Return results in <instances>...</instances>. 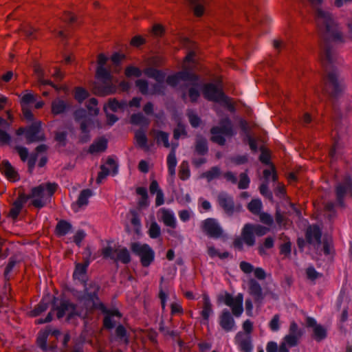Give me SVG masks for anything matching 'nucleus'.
Segmentation results:
<instances>
[{"mask_svg": "<svg viewBox=\"0 0 352 352\" xmlns=\"http://www.w3.org/2000/svg\"><path fill=\"white\" fill-rule=\"evenodd\" d=\"M315 21L318 33L323 40L320 60L327 72L324 80V91L331 97L335 98L342 91L343 85L339 80L336 71L329 70L337 60L336 54L329 45V42L343 43L344 41L333 16L329 11L316 8Z\"/></svg>", "mask_w": 352, "mask_h": 352, "instance_id": "f257e3e1", "label": "nucleus"}, {"mask_svg": "<svg viewBox=\"0 0 352 352\" xmlns=\"http://www.w3.org/2000/svg\"><path fill=\"white\" fill-rule=\"evenodd\" d=\"M58 185L56 183L42 184L38 186L34 187L31 193L27 197L32 199V204L37 208L45 206L47 202L50 201L52 196L57 190Z\"/></svg>", "mask_w": 352, "mask_h": 352, "instance_id": "f03ea898", "label": "nucleus"}, {"mask_svg": "<svg viewBox=\"0 0 352 352\" xmlns=\"http://www.w3.org/2000/svg\"><path fill=\"white\" fill-rule=\"evenodd\" d=\"M56 298H54L53 306L52 311H50L46 318L38 319L36 321V324H43L50 322L52 320V311H56V316L58 319L62 318L63 316H67L68 319L72 318L74 316H78L79 314L76 311V305L69 300H61L58 302Z\"/></svg>", "mask_w": 352, "mask_h": 352, "instance_id": "7ed1b4c3", "label": "nucleus"}, {"mask_svg": "<svg viewBox=\"0 0 352 352\" xmlns=\"http://www.w3.org/2000/svg\"><path fill=\"white\" fill-rule=\"evenodd\" d=\"M96 76L101 82H96L94 85L93 92L94 94L99 96H105L116 92V87L111 82L112 76L109 70L104 67L98 66Z\"/></svg>", "mask_w": 352, "mask_h": 352, "instance_id": "20e7f679", "label": "nucleus"}, {"mask_svg": "<svg viewBox=\"0 0 352 352\" xmlns=\"http://www.w3.org/2000/svg\"><path fill=\"white\" fill-rule=\"evenodd\" d=\"M212 136L210 140L219 145L223 146L226 139L222 135L232 137L235 134L232 122L228 117H225L219 120V126H213L210 129Z\"/></svg>", "mask_w": 352, "mask_h": 352, "instance_id": "39448f33", "label": "nucleus"}, {"mask_svg": "<svg viewBox=\"0 0 352 352\" xmlns=\"http://www.w3.org/2000/svg\"><path fill=\"white\" fill-rule=\"evenodd\" d=\"M202 232L208 237L212 239H223L226 234L218 221L214 218H208L201 222Z\"/></svg>", "mask_w": 352, "mask_h": 352, "instance_id": "423d86ee", "label": "nucleus"}, {"mask_svg": "<svg viewBox=\"0 0 352 352\" xmlns=\"http://www.w3.org/2000/svg\"><path fill=\"white\" fill-rule=\"evenodd\" d=\"M131 251L140 258V263L143 267H148L154 261L155 252L147 244L132 243Z\"/></svg>", "mask_w": 352, "mask_h": 352, "instance_id": "0eeeda50", "label": "nucleus"}, {"mask_svg": "<svg viewBox=\"0 0 352 352\" xmlns=\"http://www.w3.org/2000/svg\"><path fill=\"white\" fill-rule=\"evenodd\" d=\"M252 223H246L242 228L241 237H236L232 242L234 248L242 251L243 243L249 247L254 246L256 243L255 235L252 229Z\"/></svg>", "mask_w": 352, "mask_h": 352, "instance_id": "6e6552de", "label": "nucleus"}, {"mask_svg": "<svg viewBox=\"0 0 352 352\" xmlns=\"http://www.w3.org/2000/svg\"><path fill=\"white\" fill-rule=\"evenodd\" d=\"M218 300L230 307L234 316L239 317L242 314L243 311V295L242 294H238L233 297L230 294L226 292L224 295L219 296Z\"/></svg>", "mask_w": 352, "mask_h": 352, "instance_id": "1a4fd4ad", "label": "nucleus"}, {"mask_svg": "<svg viewBox=\"0 0 352 352\" xmlns=\"http://www.w3.org/2000/svg\"><path fill=\"white\" fill-rule=\"evenodd\" d=\"M217 203L224 212L229 216L242 210L241 204H235L233 197L226 192H221L217 197Z\"/></svg>", "mask_w": 352, "mask_h": 352, "instance_id": "9d476101", "label": "nucleus"}, {"mask_svg": "<svg viewBox=\"0 0 352 352\" xmlns=\"http://www.w3.org/2000/svg\"><path fill=\"white\" fill-rule=\"evenodd\" d=\"M204 97L210 101L220 102L225 95L221 87L214 83H206L202 89Z\"/></svg>", "mask_w": 352, "mask_h": 352, "instance_id": "9b49d317", "label": "nucleus"}, {"mask_svg": "<svg viewBox=\"0 0 352 352\" xmlns=\"http://www.w3.org/2000/svg\"><path fill=\"white\" fill-rule=\"evenodd\" d=\"M28 144L34 142L43 141L45 139L44 133L41 131V122H33L26 130L25 134Z\"/></svg>", "mask_w": 352, "mask_h": 352, "instance_id": "f8f14e48", "label": "nucleus"}, {"mask_svg": "<svg viewBox=\"0 0 352 352\" xmlns=\"http://www.w3.org/2000/svg\"><path fill=\"white\" fill-rule=\"evenodd\" d=\"M28 200V197H27V195L24 192H20L18 197L13 202L8 217L14 220L16 219Z\"/></svg>", "mask_w": 352, "mask_h": 352, "instance_id": "ddd939ff", "label": "nucleus"}, {"mask_svg": "<svg viewBox=\"0 0 352 352\" xmlns=\"http://www.w3.org/2000/svg\"><path fill=\"white\" fill-rule=\"evenodd\" d=\"M352 190V180L349 177H346L342 183L338 184L336 187V198L338 204L344 206L343 199L348 191Z\"/></svg>", "mask_w": 352, "mask_h": 352, "instance_id": "4468645a", "label": "nucleus"}, {"mask_svg": "<svg viewBox=\"0 0 352 352\" xmlns=\"http://www.w3.org/2000/svg\"><path fill=\"white\" fill-rule=\"evenodd\" d=\"M321 230L317 225H311L307 228L305 238L309 243L320 245L321 243Z\"/></svg>", "mask_w": 352, "mask_h": 352, "instance_id": "2eb2a0df", "label": "nucleus"}, {"mask_svg": "<svg viewBox=\"0 0 352 352\" xmlns=\"http://www.w3.org/2000/svg\"><path fill=\"white\" fill-rule=\"evenodd\" d=\"M306 324L308 327H313L314 338L320 342L327 337L326 329L320 324H318L314 318L307 317Z\"/></svg>", "mask_w": 352, "mask_h": 352, "instance_id": "dca6fc26", "label": "nucleus"}, {"mask_svg": "<svg viewBox=\"0 0 352 352\" xmlns=\"http://www.w3.org/2000/svg\"><path fill=\"white\" fill-rule=\"evenodd\" d=\"M236 343L239 345L241 351L243 352H251L252 345L251 337L243 332H239L235 336Z\"/></svg>", "mask_w": 352, "mask_h": 352, "instance_id": "f3484780", "label": "nucleus"}, {"mask_svg": "<svg viewBox=\"0 0 352 352\" xmlns=\"http://www.w3.org/2000/svg\"><path fill=\"white\" fill-rule=\"evenodd\" d=\"M158 214H160V220L166 226L173 229L177 227L176 219L171 210L165 208H162L159 210Z\"/></svg>", "mask_w": 352, "mask_h": 352, "instance_id": "a211bd4d", "label": "nucleus"}, {"mask_svg": "<svg viewBox=\"0 0 352 352\" xmlns=\"http://www.w3.org/2000/svg\"><path fill=\"white\" fill-rule=\"evenodd\" d=\"M248 287H249V294L253 296L254 301L256 302H261L265 295L263 293V289L259 284L256 280L251 278L248 281Z\"/></svg>", "mask_w": 352, "mask_h": 352, "instance_id": "6ab92c4d", "label": "nucleus"}, {"mask_svg": "<svg viewBox=\"0 0 352 352\" xmlns=\"http://www.w3.org/2000/svg\"><path fill=\"white\" fill-rule=\"evenodd\" d=\"M219 324L221 328L228 332L232 331L235 327V322L229 311L225 309L219 317Z\"/></svg>", "mask_w": 352, "mask_h": 352, "instance_id": "aec40b11", "label": "nucleus"}, {"mask_svg": "<svg viewBox=\"0 0 352 352\" xmlns=\"http://www.w3.org/2000/svg\"><path fill=\"white\" fill-rule=\"evenodd\" d=\"M0 170L1 173L6 176V177L10 181L15 182L19 179V175L18 173L8 161L3 160L1 162Z\"/></svg>", "mask_w": 352, "mask_h": 352, "instance_id": "412c9836", "label": "nucleus"}, {"mask_svg": "<svg viewBox=\"0 0 352 352\" xmlns=\"http://www.w3.org/2000/svg\"><path fill=\"white\" fill-rule=\"evenodd\" d=\"M193 11L194 14L197 16H201L205 12L207 0H187Z\"/></svg>", "mask_w": 352, "mask_h": 352, "instance_id": "4be33fe9", "label": "nucleus"}, {"mask_svg": "<svg viewBox=\"0 0 352 352\" xmlns=\"http://www.w3.org/2000/svg\"><path fill=\"white\" fill-rule=\"evenodd\" d=\"M195 152L199 155H205L208 151L207 140L202 135H198L195 138Z\"/></svg>", "mask_w": 352, "mask_h": 352, "instance_id": "5701e85b", "label": "nucleus"}, {"mask_svg": "<svg viewBox=\"0 0 352 352\" xmlns=\"http://www.w3.org/2000/svg\"><path fill=\"white\" fill-rule=\"evenodd\" d=\"M99 288L98 285L95 283H89L88 287L85 284V298L94 302V300L98 299L97 294Z\"/></svg>", "mask_w": 352, "mask_h": 352, "instance_id": "b1692460", "label": "nucleus"}, {"mask_svg": "<svg viewBox=\"0 0 352 352\" xmlns=\"http://www.w3.org/2000/svg\"><path fill=\"white\" fill-rule=\"evenodd\" d=\"M134 139L137 145L146 151L149 149L148 146V138L145 132L142 129H138L135 131Z\"/></svg>", "mask_w": 352, "mask_h": 352, "instance_id": "393cba45", "label": "nucleus"}, {"mask_svg": "<svg viewBox=\"0 0 352 352\" xmlns=\"http://www.w3.org/2000/svg\"><path fill=\"white\" fill-rule=\"evenodd\" d=\"M88 265V261H86L84 263H77L73 274V277L82 282H85V276Z\"/></svg>", "mask_w": 352, "mask_h": 352, "instance_id": "a878e982", "label": "nucleus"}, {"mask_svg": "<svg viewBox=\"0 0 352 352\" xmlns=\"http://www.w3.org/2000/svg\"><path fill=\"white\" fill-rule=\"evenodd\" d=\"M150 135L155 138L157 144H160L162 142L166 148H168L170 146L168 142V134L167 133L162 131L152 129L150 131Z\"/></svg>", "mask_w": 352, "mask_h": 352, "instance_id": "bb28decb", "label": "nucleus"}, {"mask_svg": "<svg viewBox=\"0 0 352 352\" xmlns=\"http://www.w3.org/2000/svg\"><path fill=\"white\" fill-rule=\"evenodd\" d=\"M107 148V141L104 138H100L92 143L89 148V153L95 154L104 152Z\"/></svg>", "mask_w": 352, "mask_h": 352, "instance_id": "cd10ccee", "label": "nucleus"}, {"mask_svg": "<svg viewBox=\"0 0 352 352\" xmlns=\"http://www.w3.org/2000/svg\"><path fill=\"white\" fill-rule=\"evenodd\" d=\"M93 195V192L90 189H84L80 192L78 197V199L74 205L80 208L87 206L89 203V198Z\"/></svg>", "mask_w": 352, "mask_h": 352, "instance_id": "c85d7f7f", "label": "nucleus"}, {"mask_svg": "<svg viewBox=\"0 0 352 352\" xmlns=\"http://www.w3.org/2000/svg\"><path fill=\"white\" fill-rule=\"evenodd\" d=\"M68 104L64 100L57 98L52 102V113L54 115L63 113L68 108Z\"/></svg>", "mask_w": 352, "mask_h": 352, "instance_id": "c756f323", "label": "nucleus"}, {"mask_svg": "<svg viewBox=\"0 0 352 352\" xmlns=\"http://www.w3.org/2000/svg\"><path fill=\"white\" fill-rule=\"evenodd\" d=\"M212 312V304L210 302L209 296L206 294H203V309L201 315L203 318L208 320L210 315Z\"/></svg>", "mask_w": 352, "mask_h": 352, "instance_id": "7c9ffc66", "label": "nucleus"}, {"mask_svg": "<svg viewBox=\"0 0 352 352\" xmlns=\"http://www.w3.org/2000/svg\"><path fill=\"white\" fill-rule=\"evenodd\" d=\"M167 165L168 173L171 177L175 175V166L177 165V159L175 156V148H173L167 157Z\"/></svg>", "mask_w": 352, "mask_h": 352, "instance_id": "2f4dec72", "label": "nucleus"}, {"mask_svg": "<svg viewBox=\"0 0 352 352\" xmlns=\"http://www.w3.org/2000/svg\"><path fill=\"white\" fill-rule=\"evenodd\" d=\"M130 122L132 124L144 126H148L150 124V120L141 113L131 115Z\"/></svg>", "mask_w": 352, "mask_h": 352, "instance_id": "473e14b6", "label": "nucleus"}, {"mask_svg": "<svg viewBox=\"0 0 352 352\" xmlns=\"http://www.w3.org/2000/svg\"><path fill=\"white\" fill-rule=\"evenodd\" d=\"M72 229V225L65 220H60L56 226V234L59 236H65Z\"/></svg>", "mask_w": 352, "mask_h": 352, "instance_id": "72a5a7b5", "label": "nucleus"}, {"mask_svg": "<svg viewBox=\"0 0 352 352\" xmlns=\"http://www.w3.org/2000/svg\"><path fill=\"white\" fill-rule=\"evenodd\" d=\"M280 239L284 241L283 244L280 246V254H284L285 256H289L291 253L292 250V243L290 242L289 239L285 236L284 234H281L280 235Z\"/></svg>", "mask_w": 352, "mask_h": 352, "instance_id": "f704fd0d", "label": "nucleus"}, {"mask_svg": "<svg viewBox=\"0 0 352 352\" xmlns=\"http://www.w3.org/2000/svg\"><path fill=\"white\" fill-rule=\"evenodd\" d=\"M114 261H120L122 263L127 264L131 261V256L126 248L117 250Z\"/></svg>", "mask_w": 352, "mask_h": 352, "instance_id": "c9c22d12", "label": "nucleus"}, {"mask_svg": "<svg viewBox=\"0 0 352 352\" xmlns=\"http://www.w3.org/2000/svg\"><path fill=\"white\" fill-rule=\"evenodd\" d=\"M185 69L181 72H177L178 78H179V81H190V82H196L198 80L199 78L195 74L190 72L186 70L187 68H184Z\"/></svg>", "mask_w": 352, "mask_h": 352, "instance_id": "e433bc0d", "label": "nucleus"}, {"mask_svg": "<svg viewBox=\"0 0 352 352\" xmlns=\"http://www.w3.org/2000/svg\"><path fill=\"white\" fill-rule=\"evenodd\" d=\"M131 223L134 228V231L137 234H140L141 230V222L139 217V214L137 211L133 210L130 211Z\"/></svg>", "mask_w": 352, "mask_h": 352, "instance_id": "4c0bfd02", "label": "nucleus"}, {"mask_svg": "<svg viewBox=\"0 0 352 352\" xmlns=\"http://www.w3.org/2000/svg\"><path fill=\"white\" fill-rule=\"evenodd\" d=\"M47 308V302L42 300L34 307L33 310L30 312V316L32 317H36L46 311Z\"/></svg>", "mask_w": 352, "mask_h": 352, "instance_id": "58836bf2", "label": "nucleus"}, {"mask_svg": "<svg viewBox=\"0 0 352 352\" xmlns=\"http://www.w3.org/2000/svg\"><path fill=\"white\" fill-rule=\"evenodd\" d=\"M51 331V327H47L45 331H43L42 333L40 334V336L37 338V343L38 346L45 350L46 349V344H47V336L50 335Z\"/></svg>", "mask_w": 352, "mask_h": 352, "instance_id": "ea45409f", "label": "nucleus"}, {"mask_svg": "<svg viewBox=\"0 0 352 352\" xmlns=\"http://www.w3.org/2000/svg\"><path fill=\"white\" fill-rule=\"evenodd\" d=\"M261 208L262 203L259 199H252L248 205V209L254 214H258Z\"/></svg>", "mask_w": 352, "mask_h": 352, "instance_id": "a19ab883", "label": "nucleus"}, {"mask_svg": "<svg viewBox=\"0 0 352 352\" xmlns=\"http://www.w3.org/2000/svg\"><path fill=\"white\" fill-rule=\"evenodd\" d=\"M148 234L151 239H157L160 236L161 229L157 222H151L148 230Z\"/></svg>", "mask_w": 352, "mask_h": 352, "instance_id": "79ce46f5", "label": "nucleus"}, {"mask_svg": "<svg viewBox=\"0 0 352 352\" xmlns=\"http://www.w3.org/2000/svg\"><path fill=\"white\" fill-rule=\"evenodd\" d=\"M126 106L124 101L118 102L116 98H110L108 101V107L113 111L124 109Z\"/></svg>", "mask_w": 352, "mask_h": 352, "instance_id": "37998d69", "label": "nucleus"}, {"mask_svg": "<svg viewBox=\"0 0 352 352\" xmlns=\"http://www.w3.org/2000/svg\"><path fill=\"white\" fill-rule=\"evenodd\" d=\"M190 176V170L188 167V164L186 162H183L179 170V177L182 180L187 179Z\"/></svg>", "mask_w": 352, "mask_h": 352, "instance_id": "c03bdc74", "label": "nucleus"}, {"mask_svg": "<svg viewBox=\"0 0 352 352\" xmlns=\"http://www.w3.org/2000/svg\"><path fill=\"white\" fill-rule=\"evenodd\" d=\"M274 240L272 237L269 236L265 239L263 245L258 246V250L261 255L265 254V249H270L274 247Z\"/></svg>", "mask_w": 352, "mask_h": 352, "instance_id": "a18cd8bd", "label": "nucleus"}, {"mask_svg": "<svg viewBox=\"0 0 352 352\" xmlns=\"http://www.w3.org/2000/svg\"><path fill=\"white\" fill-rule=\"evenodd\" d=\"M288 334L300 338L303 334V332L298 327L297 323L295 321H292L290 322Z\"/></svg>", "mask_w": 352, "mask_h": 352, "instance_id": "49530a36", "label": "nucleus"}, {"mask_svg": "<svg viewBox=\"0 0 352 352\" xmlns=\"http://www.w3.org/2000/svg\"><path fill=\"white\" fill-rule=\"evenodd\" d=\"M220 175V170L218 167L214 166L209 170L205 172L203 174V176L206 177L208 181H211L217 177H218Z\"/></svg>", "mask_w": 352, "mask_h": 352, "instance_id": "de8ad7c7", "label": "nucleus"}, {"mask_svg": "<svg viewBox=\"0 0 352 352\" xmlns=\"http://www.w3.org/2000/svg\"><path fill=\"white\" fill-rule=\"evenodd\" d=\"M97 105L98 100L96 98H92L88 100L87 107L90 114L96 116L98 113L99 109Z\"/></svg>", "mask_w": 352, "mask_h": 352, "instance_id": "09e8293b", "label": "nucleus"}, {"mask_svg": "<svg viewBox=\"0 0 352 352\" xmlns=\"http://www.w3.org/2000/svg\"><path fill=\"white\" fill-rule=\"evenodd\" d=\"M252 229L255 236H262L266 234L270 229L259 224H252Z\"/></svg>", "mask_w": 352, "mask_h": 352, "instance_id": "8fccbe9b", "label": "nucleus"}, {"mask_svg": "<svg viewBox=\"0 0 352 352\" xmlns=\"http://www.w3.org/2000/svg\"><path fill=\"white\" fill-rule=\"evenodd\" d=\"M135 85L142 94L146 95L150 94L148 91V84L146 80L142 79L137 80L135 81Z\"/></svg>", "mask_w": 352, "mask_h": 352, "instance_id": "3c124183", "label": "nucleus"}, {"mask_svg": "<svg viewBox=\"0 0 352 352\" xmlns=\"http://www.w3.org/2000/svg\"><path fill=\"white\" fill-rule=\"evenodd\" d=\"M239 182L238 183V188L239 189H246L248 188L250 180L246 173H242L239 175Z\"/></svg>", "mask_w": 352, "mask_h": 352, "instance_id": "603ef678", "label": "nucleus"}, {"mask_svg": "<svg viewBox=\"0 0 352 352\" xmlns=\"http://www.w3.org/2000/svg\"><path fill=\"white\" fill-rule=\"evenodd\" d=\"M89 96L88 92L82 87L76 88L74 97L79 102H82Z\"/></svg>", "mask_w": 352, "mask_h": 352, "instance_id": "864d4df0", "label": "nucleus"}, {"mask_svg": "<svg viewBox=\"0 0 352 352\" xmlns=\"http://www.w3.org/2000/svg\"><path fill=\"white\" fill-rule=\"evenodd\" d=\"M125 75L127 77H140L142 75V71L138 67L129 66L125 69Z\"/></svg>", "mask_w": 352, "mask_h": 352, "instance_id": "5fc2aeb1", "label": "nucleus"}, {"mask_svg": "<svg viewBox=\"0 0 352 352\" xmlns=\"http://www.w3.org/2000/svg\"><path fill=\"white\" fill-rule=\"evenodd\" d=\"M258 215L260 221L263 223L269 226H271L273 224V217L270 214L267 212H260Z\"/></svg>", "mask_w": 352, "mask_h": 352, "instance_id": "6e6d98bb", "label": "nucleus"}, {"mask_svg": "<svg viewBox=\"0 0 352 352\" xmlns=\"http://www.w3.org/2000/svg\"><path fill=\"white\" fill-rule=\"evenodd\" d=\"M99 309L102 311V313L106 314L108 316H110V317L118 316V317L120 318L122 316L121 314L120 313V311L118 310H117V309L109 310L102 303H100Z\"/></svg>", "mask_w": 352, "mask_h": 352, "instance_id": "4d7b16f0", "label": "nucleus"}, {"mask_svg": "<svg viewBox=\"0 0 352 352\" xmlns=\"http://www.w3.org/2000/svg\"><path fill=\"white\" fill-rule=\"evenodd\" d=\"M300 339L296 336L287 334L284 337L283 340L285 342V344H288L289 347H293L298 345Z\"/></svg>", "mask_w": 352, "mask_h": 352, "instance_id": "13d9d810", "label": "nucleus"}, {"mask_svg": "<svg viewBox=\"0 0 352 352\" xmlns=\"http://www.w3.org/2000/svg\"><path fill=\"white\" fill-rule=\"evenodd\" d=\"M16 263L17 261L16 258L11 257L10 258L9 262L4 271V276L6 278H9V274L12 272V270H13L14 267L16 265Z\"/></svg>", "mask_w": 352, "mask_h": 352, "instance_id": "bf43d9fd", "label": "nucleus"}, {"mask_svg": "<svg viewBox=\"0 0 352 352\" xmlns=\"http://www.w3.org/2000/svg\"><path fill=\"white\" fill-rule=\"evenodd\" d=\"M263 176L266 180L269 179L270 177L272 176V179L274 182L277 180V175L275 171V168L273 165L271 166L270 169H265L263 171Z\"/></svg>", "mask_w": 352, "mask_h": 352, "instance_id": "052dcab7", "label": "nucleus"}, {"mask_svg": "<svg viewBox=\"0 0 352 352\" xmlns=\"http://www.w3.org/2000/svg\"><path fill=\"white\" fill-rule=\"evenodd\" d=\"M21 31L23 32L24 35L28 38H34V33L36 30L30 25H27L21 29Z\"/></svg>", "mask_w": 352, "mask_h": 352, "instance_id": "680f3d73", "label": "nucleus"}, {"mask_svg": "<svg viewBox=\"0 0 352 352\" xmlns=\"http://www.w3.org/2000/svg\"><path fill=\"white\" fill-rule=\"evenodd\" d=\"M220 102L223 104L230 111L234 112L235 111V107L232 98L226 96V95H224L222 99H221Z\"/></svg>", "mask_w": 352, "mask_h": 352, "instance_id": "e2e57ef3", "label": "nucleus"}, {"mask_svg": "<svg viewBox=\"0 0 352 352\" xmlns=\"http://www.w3.org/2000/svg\"><path fill=\"white\" fill-rule=\"evenodd\" d=\"M220 102L223 104L230 111L234 112L235 111V107L232 98L226 96V95H224L222 99H221Z\"/></svg>", "mask_w": 352, "mask_h": 352, "instance_id": "0e129e2a", "label": "nucleus"}, {"mask_svg": "<svg viewBox=\"0 0 352 352\" xmlns=\"http://www.w3.org/2000/svg\"><path fill=\"white\" fill-rule=\"evenodd\" d=\"M306 274L307 278L311 280H314L322 276L313 267H309L307 269Z\"/></svg>", "mask_w": 352, "mask_h": 352, "instance_id": "69168bd1", "label": "nucleus"}, {"mask_svg": "<svg viewBox=\"0 0 352 352\" xmlns=\"http://www.w3.org/2000/svg\"><path fill=\"white\" fill-rule=\"evenodd\" d=\"M279 321L280 316L278 314H276L274 316L271 321L270 322L269 326L272 331H276L279 329Z\"/></svg>", "mask_w": 352, "mask_h": 352, "instance_id": "338daca9", "label": "nucleus"}, {"mask_svg": "<svg viewBox=\"0 0 352 352\" xmlns=\"http://www.w3.org/2000/svg\"><path fill=\"white\" fill-rule=\"evenodd\" d=\"M15 150L19 153L21 160L23 162H25L28 160V150L25 147L21 146H15Z\"/></svg>", "mask_w": 352, "mask_h": 352, "instance_id": "774afa93", "label": "nucleus"}]
</instances>
